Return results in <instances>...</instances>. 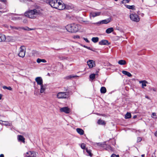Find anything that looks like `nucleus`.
Masks as SVG:
<instances>
[{
	"instance_id": "f257e3e1",
	"label": "nucleus",
	"mask_w": 157,
	"mask_h": 157,
	"mask_svg": "<svg viewBox=\"0 0 157 157\" xmlns=\"http://www.w3.org/2000/svg\"><path fill=\"white\" fill-rule=\"evenodd\" d=\"M41 11V10H40L38 9L29 10L25 13V15L29 18L35 19L36 18V16L41 15L42 14Z\"/></svg>"
},
{
	"instance_id": "f03ea898",
	"label": "nucleus",
	"mask_w": 157,
	"mask_h": 157,
	"mask_svg": "<svg viewBox=\"0 0 157 157\" xmlns=\"http://www.w3.org/2000/svg\"><path fill=\"white\" fill-rule=\"evenodd\" d=\"M65 28L67 31L69 32L75 33L78 30L79 27L78 25L73 24L67 25Z\"/></svg>"
},
{
	"instance_id": "7ed1b4c3",
	"label": "nucleus",
	"mask_w": 157,
	"mask_h": 157,
	"mask_svg": "<svg viewBox=\"0 0 157 157\" xmlns=\"http://www.w3.org/2000/svg\"><path fill=\"white\" fill-rule=\"evenodd\" d=\"M66 92H59L57 95V97L59 99H66L69 96V92L66 90Z\"/></svg>"
},
{
	"instance_id": "20e7f679",
	"label": "nucleus",
	"mask_w": 157,
	"mask_h": 157,
	"mask_svg": "<svg viewBox=\"0 0 157 157\" xmlns=\"http://www.w3.org/2000/svg\"><path fill=\"white\" fill-rule=\"evenodd\" d=\"M26 49L24 46H21L19 48L18 53V56L21 58H24L25 55Z\"/></svg>"
},
{
	"instance_id": "39448f33",
	"label": "nucleus",
	"mask_w": 157,
	"mask_h": 157,
	"mask_svg": "<svg viewBox=\"0 0 157 157\" xmlns=\"http://www.w3.org/2000/svg\"><path fill=\"white\" fill-rule=\"evenodd\" d=\"M130 17L132 21L138 22L140 21L139 16L136 14L131 13L130 15Z\"/></svg>"
},
{
	"instance_id": "423d86ee",
	"label": "nucleus",
	"mask_w": 157,
	"mask_h": 157,
	"mask_svg": "<svg viewBox=\"0 0 157 157\" xmlns=\"http://www.w3.org/2000/svg\"><path fill=\"white\" fill-rule=\"evenodd\" d=\"M66 8V7L65 5L62 1H60L58 2L57 6L56 9L60 10H62Z\"/></svg>"
},
{
	"instance_id": "0eeeda50",
	"label": "nucleus",
	"mask_w": 157,
	"mask_h": 157,
	"mask_svg": "<svg viewBox=\"0 0 157 157\" xmlns=\"http://www.w3.org/2000/svg\"><path fill=\"white\" fill-rule=\"evenodd\" d=\"M48 2L51 7L56 9L57 6L58 2L57 0H49Z\"/></svg>"
},
{
	"instance_id": "6e6552de",
	"label": "nucleus",
	"mask_w": 157,
	"mask_h": 157,
	"mask_svg": "<svg viewBox=\"0 0 157 157\" xmlns=\"http://www.w3.org/2000/svg\"><path fill=\"white\" fill-rule=\"evenodd\" d=\"M25 155L27 157H36V153L33 151H29L26 153Z\"/></svg>"
},
{
	"instance_id": "1a4fd4ad",
	"label": "nucleus",
	"mask_w": 157,
	"mask_h": 157,
	"mask_svg": "<svg viewBox=\"0 0 157 157\" xmlns=\"http://www.w3.org/2000/svg\"><path fill=\"white\" fill-rule=\"evenodd\" d=\"M101 13V12H91L90 14V17H94L100 15Z\"/></svg>"
},
{
	"instance_id": "9d476101",
	"label": "nucleus",
	"mask_w": 157,
	"mask_h": 157,
	"mask_svg": "<svg viewBox=\"0 0 157 157\" xmlns=\"http://www.w3.org/2000/svg\"><path fill=\"white\" fill-rule=\"evenodd\" d=\"M61 112H63L66 113H69L70 112V109L68 107H65L61 108L60 109Z\"/></svg>"
},
{
	"instance_id": "9b49d317",
	"label": "nucleus",
	"mask_w": 157,
	"mask_h": 157,
	"mask_svg": "<svg viewBox=\"0 0 157 157\" xmlns=\"http://www.w3.org/2000/svg\"><path fill=\"white\" fill-rule=\"evenodd\" d=\"M35 80L38 85L40 86L43 84V81L41 77H37L36 78Z\"/></svg>"
},
{
	"instance_id": "f8f14e48",
	"label": "nucleus",
	"mask_w": 157,
	"mask_h": 157,
	"mask_svg": "<svg viewBox=\"0 0 157 157\" xmlns=\"http://www.w3.org/2000/svg\"><path fill=\"white\" fill-rule=\"evenodd\" d=\"M110 21V19H105L104 20H103L100 21L98 22L95 23V24L96 25H100V24H107L109 23Z\"/></svg>"
},
{
	"instance_id": "ddd939ff",
	"label": "nucleus",
	"mask_w": 157,
	"mask_h": 157,
	"mask_svg": "<svg viewBox=\"0 0 157 157\" xmlns=\"http://www.w3.org/2000/svg\"><path fill=\"white\" fill-rule=\"evenodd\" d=\"M87 64L90 68H92L95 66L94 61L93 60H90L87 62Z\"/></svg>"
},
{
	"instance_id": "4468645a",
	"label": "nucleus",
	"mask_w": 157,
	"mask_h": 157,
	"mask_svg": "<svg viewBox=\"0 0 157 157\" xmlns=\"http://www.w3.org/2000/svg\"><path fill=\"white\" fill-rule=\"evenodd\" d=\"M20 29H22L24 30H26V31L33 30H35L36 29L35 28H32V29L30 28L27 26H26L25 27H20Z\"/></svg>"
},
{
	"instance_id": "2eb2a0df",
	"label": "nucleus",
	"mask_w": 157,
	"mask_h": 157,
	"mask_svg": "<svg viewBox=\"0 0 157 157\" xmlns=\"http://www.w3.org/2000/svg\"><path fill=\"white\" fill-rule=\"evenodd\" d=\"M99 44L101 45H107L108 44V41L107 40H103L99 42Z\"/></svg>"
},
{
	"instance_id": "dca6fc26",
	"label": "nucleus",
	"mask_w": 157,
	"mask_h": 157,
	"mask_svg": "<svg viewBox=\"0 0 157 157\" xmlns=\"http://www.w3.org/2000/svg\"><path fill=\"white\" fill-rule=\"evenodd\" d=\"M18 139L19 141H22L24 143H25V138L22 135L18 136Z\"/></svg>"
},
{
	"instance_id": "f3484780",
	"label": "nucleus",
	"mask_w": 157,
	"mask_h": 157,
	"mask_svg": "<svg viewBox=\"0 0 157 157\" xmlns=\"http://www.w3.org/2000/svg\"><path fill=\"white\" fill-rule=\"evenodd\" d=\"M6 40V36L4 34H0V42L4 41Z\"/></svg>"
},
{
	"instance_id": "a211bd4d",
	"label": "nucleus",
	"mask_w": 157,
	"mask_h": 157,
	"mask_svg": "<svg viewBox=\"0 0 157 157\" xmlns=\"http://www.w3.org/2000/svg\"><path fill=\"white\" fill-rule=\"evenodd\" d=\"M40 92L41 93H44L46 90V87L43 84L40 85Z\"/></svg>"
},
{
	"instance_id": "6ab92c4d",
	"label": "nucleus",
	"mask_w": 157,
	"mask_h": 157,
	"mask_svg": "<svg viewBox=\"0 0 157 157\" xmlns=\"http://www.w3.org/2000/svg\"><path fill=\"white\" fill-rule=\"evenodd\" d=\"M77 132L80 135H83L84 133V131L80 128H77L76 129Z\"/></svg>"
},
{
	"instance_id": "aec40b11",
	"label": "nucleus",
	"mask_w": 157,
	"mask_h": 157,
	"mask_svg": "<svg viewBox=\"0 0 157 157\" xmlns=\"http://www.w3.org/2000/svg\"><path fill=\"white\" fill-rule=\"evenodd\" d=\"M122 72L123 74L127 75L129 77H131L132 76V74L126 71H123Z\"/></svg>"
},
{
	"instance_id": "412c9836",
	"label": "nucleus",
	"mask_w": 157,
	"mask_h": 157,
	"mask_svg": "<svg viewBox=\"0 0 157 157\" xmlns=\"http://www.w3.org/2000/svg\"><path fill=\"white\" fill-rule=\"evenodd\" d=\"M114 30L113 28L112 27L107 29L106 30V33H107L109 34L113 32Z\"/></svg>"
},
{
	"instance_id": "4be33fe9",
	"label": "nucleus",
	"mask_w": 157,
	"mask_h": 157,
	"mask_svg": "<svg viewBox=\"0 0 157 157\" xmlns=\"http://www.w3.org/2000/svg\"><path fill=\"white\" fill-rule=\"evenodd\" d=\"M118 63L121 65H124L126 64V62L124 60H121L118 61Z\"/></svg>"
},
{
	"instance_id": "5701e85b",
	"label": "nucleus",
	"mask_w": 157,
	"mask_h": 157,
	"mask_svg": "<svg viewBox=\"0 0 157 157\" xmlns=\"http://www.w3.org/2000/svg\"><path fill=\"white\" fill-rule=\"evenodd\" d=\"M78 77V76L75 75H71L67 76L65 77V78L67 79H69L72 78Z\"/></svg>"
},
{
	"instance_id": "b1692460",
	"label": "nucleus",
	"mask_w": 157,
	"mask_h": 157,
	"mask_svg": "<svg viewBox=\"0 0 157 157\" xmlns=\"http://www.w3.org/2000/svg\"><path fill=\"white\" fill-rule=\"evenodd\" d=\"M140 83H142V87L144 88V86H146V83H147V82L145 80L141 81H139Z\"/></svg>"
},
{
	"instance_id": "393cba45",
	"label": "nucleus",
	"mask_w": 157,
	"mask_h": 157,
	"mask_svg": "<svg viewBox=\"0 0 157 157\" xmlns=\"http://www.w3.org/2000/svg\"><path fill=\"white\" fill-rule=\"evenodd\" d=\"M98 123L99 124H101V125H105V121L99 119L98 121Z\"/></svg>"
},
{
	"instance_id": "a878e982",
	"label": "nucleus",
	"mask_w": 157,
	"mask_h": 157,
	"mask_svg": "<svg viewBox=\"0 0 157 157\" xmlns=\"http://www.w3.org/2000/svg\"><path fill=\"white\" fill-rule=\"evenodd\" d=\"M126 7L128 9H132L133 10H135V6L134 5H126Z\"/></svg>"
},
{
	"instance_id": "bb28decb",
	"label": "nucleus",
	"mask_w": 157,
	"mask_h": 157,
	"mask_svg": "<svg viewBox=\"0 0 157 157\" xmlns=\"http://www.w3.org/2000/svg\"><path fill=\"white\" fill-rule=\"evenodd\" d=\"M100 91L101 93H105L106 92V88L104 87H102L101 88Z\"/></svg>"
},
{
	"instance_id": "cd10ccee",
	"label": "nucleus",
	"mask_w": 157,
	"mask_h": 157,
	"mask_svg": "<svg viewBox=\"0 0 157 157\" xmlns=\"http://www.w3.org/2000/svg\"><path fill=\"white\" fill-rule=\"evenodd\" d=\"M99 38L98 37H93L92 39V41L94 43H97L98 41Z\"/></svg>"
},
{
	"instance_id": "c85d7f7f",
	"label": "nucleus",
	"mask_w": 157,
	"mask_h": 157,
	"mask_svg": "<svg viewBox=\"0 0 157 157\" xmlns=\"http://www.w3.org/2000/svg\"><path fill=\"white\" fill-rule=\"evenodd\" d=\"M36 62L37 63H39L41 62L46 63V61L44 59H40L38 58L37 59Z\"/></svg>"
},
{
	"instance_id": "c756f323",
	"label": "nucleus",
	"mask_w": 157,
	"mask_h": 157,
	"mask_svg": "<svg viewBox=\"0 0 157 157\" xmlns=\"http://www.w3.org/2000/svg\"><path fill=\"white\" fill-rule=\"evenodd\" d=\"M131 117V114L129 113H127L125 116V119H128L130 118Z\"/></svg>"
},
{
	"instance_id": "7c9ffc66",
	"label": "nucleus",
	"mask_w": 157,
	"mask_h": 157,
	"mask_svg": "<svg viewBox=\"0 0 157 157\" xmlns=\"http://www.w3.org/2000/svg\"><path fill=\"white\" fill-rule=\"evenodd\" d=\"M2 88L4 89H7L10 90H12V89L10 86L7 87L4 86H2Z\"/></svg>"
},
{
	"instance_id": "2f4dec72",
	"label": "nucleus",
	"mask_w": 157,
	"mask_h": 157,
	"mask_svg": "<svg viewBox=\"0 0 157 157\" xmlns=\"http://www.w3.org/2000/svg\"><path fill=\"white\" fill-rule=\"evenodd\" d=\"M86 151L90 156L91 157L92 156V155L91 153V150H89L86 148Z\"/></svg>"
},
{
	"instance_id": "473e14b6",
	"label": "nucleus",
	"mask_w": 157,
	"mask_h": 157,
	"mask_svg": "<svg viewBox=\"0 0 157 157\" xmlns=\"http://www.w3.org/2000/svg\"><path fill=\"white\" fill-rule=\"evenodd\" d=\"M90 78L92 80H93L95 78V74H91L90 75Z\"/></svg>"
},
{
	"instance_id": "72a5a7b5",
	"label": "nucleus",
	"mask_w": 157,
	"mask_h": 157,
	"mask_svg": "<svg viewBox=\"0 0 157 157\" xmlns=\"http://www.w3.org/2000/svg\"><path fill=\"white\" fill-rule=\"evenodd\" d=\"M129 2V1L128 0H123L122 1L121 3L122 4H126L128 3Z\"/></svg>"
},
{
	"instance_id": "f704fd0d",
	"label": "nucleus",
	"mask_w": 157,
	"mask_h": 157,
	"mask_svg": "<svg viewBox=\"0 0 157 157\" xmlns=\"http://www.w3.org/2000/svg\"><path fill=\"white\" fill-rule=\"evenodd\" d=\"M10 27L11 29H17V30L20 29V27L17 28V27H15L10 26Z\"/></svg>"
},
{
	"instance_id": "c9c22d12",
	"label": "nucleus",
	"mask_w": 157,
	"mask_h": 157,
	"mask_svg": "<svg viewBox=\"0 0 157 157\" xmlns=\"http://www.w3.org/2000/svg\"><path fill=\"white\" fill-rule=\"evenodd\" d=\"M156 113H152V116H151V117L153 118H157V117H156Z\"/></svg>"
},
{
	"instance_id": "e433bc0d",
	"label": "nucleus",
	"mask_w": 157,
	"mask_h": 157,
	"mask_svg": "<svg viewBox=\"0 0 157 157\" xmlns=\"http://www.w3.org/2000/svg\"><path fill=\"white\" fill-rule=\"evenodd\" d=\"M3 122H5V124H2L3 125H10V123L8 121H3Z\"/></svg>"
},
{
	"instance_id": "4c0bfd02",
	"label": "nucleus",
	"mask_w": 157,
	"mask_h": 157,
	"mask_svg": "<svg viewBox=\"0 0 157 157\" xmlns=\"http://www.w3.org/2000/svg\"><path fill=\"white\" fill-rule=\"evenodd\" d=\"M81 147L83 149H85L86 147V144L84 143H82L81 144Z\"/></svg>"
},
{
	"instance_id": "58836bf2",
	"label": "nucleus",
	"mask_w": 157,
	"mask_h": 157,
	"mask_svg": "<svg viewBox=\"0 0 157 157\" xmlns=\"http://www.w3.org/2000/svg\"><path fill=\"white\" fill-rule=\"evenodd\" d=\"M142 140V138L140 137H138L137 138V142H140Z\"/></svg>"
},
{
	"instance_id": "ea45409f",
	"label": "nucleus",
	"mask_w": 157,
	"mask_h": 157,
	"mask_svg": "<svg viewBox=\"0 0 157 157\" xmlns=\"http://www.w3.org/2000/svg\"><path fill=\"white\" fill-rule=\"evenodd\" d=\"M111 157H119V155L113 154L111 155Z\"/></svg>"
},
{
	"instance_id": "a19ab883",
	"label": "nucleus",
	"mask_w": 157,
	"mask_h": 157,
	"mask_svg": "<svg viewBox=\"0 0 157 157\" xmlns=\"http://www.w3.org/2000/svg\"><path fill=\"white\" fill-rule=\"evenodd\" d=\"M73 38L74 39L79 38L80 36L78 35H75L73 36Z\"/></svg>"
},
{
	"instance_id": "79ce46f5",
	"label": "nucleus",
	"mask_w": 157,
	"mask_h": 157,
	"mask_svg": "<svg viewBox=\"0 0 157 157\" xmlns=\"http://www.w3.org/2000/svg\"><path fill=\"white\" fill-rule=\"evenodd\" d=\"M83 47L84 48H85L88 49H89V50H91L90 48V47H87V46H86L85 45H83Z\"/></svg>"
},
{
	"instance_id": "37998d69",
	"label": "nucleus",
	"mask_w": 157,
	"mask_h": 157,
	"mask_svg": "<svg viewBox=\"0 0 157 157\" xmlns=\"http://www.w3.org/2000/svg\"><path fill=\"white\" fill-rule=\"evenodd\" d=\"M83 39L87 43L89 42V41L88 40L87 38H83Z\"/></svg>"
},
{
	"instance_id": "c03bdc74",
	"label": "nucleus",
	"mask_w": 157,
	"mask_h": 157,
	"mask_svg": "<svg viewBox=\"0 0 157 157\" xmlns=\"http://www.w3.org/2000/svg\"><path fill=\"white\" fill-rule=\"evenodd\" d=\"M154 134L155 136L157 137V131Z\"/></svg>"
},
{
	"instance_id": "a18cd8bd",
	"label": "nucleus",
	"mask_w": 157,
	"mask_h": 157,
	"mask_svg": "<svg viewBox=\"0 0 157 157\" xmlns=\"http://www.w3.org/2000/svg\"><path fill=\"white\" fill-rule=\"evenodd\" d=\"M0 157H4V155L3 154H1L0 155Z\"/></svg>"
},
{
	"instance_id": "49530a36",
	"label": "nucleus",
	"mask_w": 157,
	"mask_h": 157,
	"mask_svg": "<svg viewBox=\"0 0 157 157\" xmlns=\"http://www.w3.org/2000/svg\"><path fill=\"white\" fill-rule=\"evenodd\" d=\"M152 89L154 91H156V89L155 88H153Z\"/></svg>"
},
{
	"instance_id": "de8ad7c7",
	"label": "nucleus",
	"mask_w": 157,
	"mask_h": 157,
	"mask_svg": "<svg viewBox=\"0 0 157 157\" xmlns=\"http://www.w3.org/2000/svg\"><path fill=\"white\" fill-rule=\"evenodd\" d=\"M2 98V95L1 94H0V100Z\"/></svg>"
},
{
	"instance_id": "09e8293b",
	"label": "nucleus",
	"mask_w": 157,
	"mask_h": 157,
	"mask_svg": "<svg viewBox=\"0 0 157 157\" xmlns=\"http://www.w3.org/2000/svg\"><path fill=\"white\" fill-rule=\"evenodd\" d=\"M141 156H142V157H144V154L142 155H141Z\"/></svg>"
},
{
	"instance_id": "8fccbe9b",
	"label": "nucleus",
	"mask_w": 157,
	"mask_h": 157,
	"mask_svg": "<svg viewBox=\"0 0 157 157\" xmlns=\"http://www.w3.org/2000/svg\"><path fill=\"white\" fill-rule=\"evenodd\" d=\"M136 116H134L133 117V118H136Z\"/></svg>"
},
{
	"instance_id": "3c124183",
	"label": "nucleus",
	"mask_w": 157,
	"mask_h": 157,
	"mask_svg": "<svg viewBox=\"0 0 157 157\" xmlns=\"http://www.w3.org/2000/svg\"><path fill=\"white\" fill-rule=\"evenodd\" d=\"M145 98H147L148 99V96H146Z\"/></svg>"
},
{
	"instance_id": "603ef678",
	"label": "nucleus",
	"mask_w": 157,
	"mask_h": 157,
	"mask_svg": "<svg viewBox=\"0 0 157 157\" xmlns=\"http://www.w3.org/2000/svg\"><path fill=\"white\" fill-rule=\"evenodd\" d=\"M84 22H86L87 23H88V22H89L88 21H84Z\"/></svg>"
},
{
	"instance_id": "864d4df0",
	"label": "nucleus",
	"mask_w": 157,
	"mask_h": 157,
	"mask_svg": "<svg viewBox=\"0 0 157 157\" xmlns=\"http://www.w3.org/2000/svg\"><path fill=\"white\" fill-rule=\"evenodd\" d=\"M115 0V1H117V0Z\"/></svg>"
},
{
	"instance_id": "5fc2aeb1",
	"label": "nucleus",
	"mask_w": 157,
	"mask_h": 157,
	"mask_svg": "<svg viewBox=\"0 0 157 157\" xmlns=\"http://www.w3.org/2000/svg\"><path fill=\"white\" fill-rule=\"evenodd\" d=\"M142 1L143 2H144V0H142Z\"/></svg>"
},
{
	"instance_id": "6e6d98bb",
	"label": "nucleus",
	"mask_w": 157,
	"mask_h": 157,
	"mask_svg": "<svg viewBox=\"0 0 157 157\" xmlns=\"http://www.w3.org/2000/svg\"><path fill=\"white\" fill-rule=\"evenodd\" d=\"M1 123L0 122V124Z\"/></svg>"
}]
</instances>
